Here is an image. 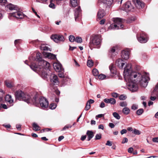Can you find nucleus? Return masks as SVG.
<instances>
[{"instance_id":"obj_50","label":"nucleus","mask_w":158,"mask_h":158,"mask_svg":"<svg viewBox=\"0 0 158 158\" xmlns=\"http://www.w3.org/2000/svg\"><path fill=\"white\" fill-rule=\"evenodd\" d=\"M49 6L52 9H54L55 8V4L53 3H52L51 2H50V3L49 5Z\"/></svg>"},{"instance_id":"obj_13","label":"nucleus","mask_w":158,"mask_h":158,"mask_svg":"<svg viewBox=\"0 0 158 158\" xmlns=\"http://www.w3.org/2000/svg\"><path fill=\"white\" fill-rule=\"evenodd\" d=\"M53 66L55 70L57 72H60L62 71V70H64L61 64L60 63H55L53 64Z\"/></svg>"},{"instance_id":"obj_44","label":"nucleus","mask_w":158,"mask_h":158,"mask_svg":"<svg viewBox=\"0 0 158 158\" xmlns=\"http://www.w3.org/2000/svg\"><path fill=\"white\" fill-rule=\"evenodd\" d=\"M138 108V105L135 104H133L131 107V109L133 110H135L137 109Z\"/></svg>"},{"instance_id":"obj_35","label":"nucleus","mask_w":158,"mask_h":158,"mask_svg":"<svg viewBox=\"0 0 158 158\" xmlns=\"http://www.w3.org/2000/svg\"><path fill=\"white\" fill-rule=\"evenodd\" d=\"M113 115L114 116V117L117 119H119L120 118V116L117 112H114L113 113Z\"/></svg>"},{"instance_id":"obj_14","label":"nucleus","mask_w":158,"mask_h":158,"mask_svg":"<svg viewBox=\"0 0 158 158\" xmlns=\"http://www.w3.org/2000/svg\"><path fill=\"white\" fill-rule=\"evenodd\" d=\"M135 6L139 9L142 8L144 6V3L140 0H133Z\"/></svg>"},{"instance_id":"obj_55","label":"nucleus","mask_w":158,"mask_h":158,"mask_svg":"<svg viewBox=\"0 0 158 158\" xmlns=\"http://www.w3.org/2000/svg\"><path fill=\"white\" fill-rule=\"evenodd\" d=\"M94 102V100L91 99H90L87 101V103H88L90 105L91 104L93 103Z\"/></svg>"},{"instance_id":"obj_5","label":"nucleus","mask_w":158,"mask_h":158,"mask_svg":"<svg viewBox=\"0 0 158 158\" xmlns=\"http://www.w3.org/2000/svg\"><path fill=\"white\" fill-rule=\"evenodd\" d=\"M102 39L100 35L91 37L89 46L91 50L93 48H99L100 47Z\"/></svg>"},{"instance_id":"obj_28","label":"nucleus","mask_w":158,"mask_h":158,"mask_svg":"<svg viewBox=\"0 0 158 158\" xmlns=\"http://www.w3.org/2000/svg\"><path fill=\"white\" fill-rule=\"evenodd\" d=\"M101 2L108 6H110L112 3V0H101Z\"/></svg>"},{"instance_id":"obj_60","label":"nucleus","mask_w":158,"mask_h":158,"mask_svg":"<svg viewBox=\"0 0 158 158\" xmlns=\"http://www.w3.org/2000/svg\"><path fill=\"white\" fill-rule=\"evenodd\" d=\"M105 103L102 102L101 103V104L99 106L100 107L103 108L105 107Z\"/></svg>"},{"instance_id":"obj_2","label":"nucleus","mask_w":158,"mask_h":158,"mask_svg":"<svg viewBox=\"0 0 158 158\" xmlns=\"http://www.w3.org/2000/svg\"><path fill=\"white\" fill-rule=\"evenodd\" d=\"M39 65L34 63L30 66L31 68L33 71L37 72L44 78H47L48 75L46 70H50V65L49 63L43 60L39 62Z\"/></svg>"},{"instance_id":"obj_42","label":"nucleus","mask_w":158,"mask_h":158,"mask_svg":"<svg viewBox=\"0 0 158 158\" xmlns=\"http://www.w3.org/2000/svg\"><path fill=\"white\" fill-rule=\"evenodd\" d=\"M98 77L99 79L103 80L106 78V76L104 74H101L98 75Z\"/></svg>"},{"instance_id":"obj_41","label":"nucleus","mask_w":158,"mask_h":158,"mask_svg":"<svg viewBox=\"0 0 158 158\" xmlns=\"http://www.w3.org/2000/svg\"><path fill=\"white\" fill-rule=\"evenodd\" d=\"M75 37L73 35H70L69 36V40L71 42H73L75 41Z\"/></svg>"},{"instance_id":"obj_19","label":"nucleus","mask_w":158,"mask_h":158,"mask_svg":"<svg viewBox=\"0 0 158 158\" xmlns=\"http://www.w3.org/2000/svg\"><path fill=\"white\" fill-rule=\"evenodd\" d=\"M5 100L7 102H9L10 104V106L13 105V100L12 98V97L11 95L9 94L7 95L6 96Z\"/></svg>"},{"instance_id":"obj_24","label":"nucleus","mask_w":158,"mask_h":158,"mask_svg":"<svg viewBox=\"0 0 158 158\" xmlns=\"http://www.w3.org/2000/svg\"><path fill=\"white\" fill-rule=\"evenodd\" d=\"M109 68L111 73L114 74L116 73V68L113 64L110 65Z\"/></svg>"},{"instance_id":"obj_18","label":"nucleus","mask_w":158,"mask_h":158,"mask_svg":"<svg viewBox=\"0 0 158 158\" xmlns=\"http://www.w3.org/2000/svg\"><path fill=\"white\" fill-rule=\"evenodd\" d=\"M121 56L122 58L127 60L129 58V52L128 51H123L121 52Z\"/></svg>"},{"instance_id":"obj_62","label":"nucleus","mask_w":158,"mask_h":158,"mask_svg":"<svg viewBox=\"0 0 158 158\" xmlns=\"http://www.w3.org/2000/svg\"><path fill=\"white\" fill-rule=\"evenodd\" d=\"M109 126L111 128H112L114 127L115 125L112 123H110L109 124Z\"/></svg>"},{"instance_id":"obj_49","label":"nucleus","mask_w":158,"mask_h":158,"mask_svg":"<svg viewBox=\"0 0 158 158\" xmlns=\"http://www.w3.org/2000/svg\"><path fill=\"white\" fill-rule=\"evenodd\" d=\"M90 107H91L90 105L89 104H88V103H87L86 104V105L85 108V110H87L90 108Z\"/></svg>"},{"instance_id":"obj_8","label":"nucleus","mask_w":158,"mask_h":158,"mask_svg":"<svg viewBox=\"0 0 158 158\" xmlns=\"http://www.w3.org/2000/svg\"><path fill=\"white\" fill-rule=\"evenodd\" d=\"M137 38L138 41L142 43L147 42L148 39V35L144 32H142L139 35H137Z\"/></svg>"},{"instance_id":"obj_59","label":"nucleus","mask_w":158,"mask_h":158,"mask_svg":"<svg viewBox=\"0 0 158 158\" xmlns=\"http://www.w3.org/2000/svg\"><path fill=\"white\" fill-rule=\"evenodd\" d=\"M32 10L33 12L39 18H40V17L39 15L37 14V13L35 11V9L32 7Z\"/></svg>"},{"instance_id":"obj_30","label":"nucleus","mask_w":158,"mask_h":158,"mask_svg":"<svg viewBox=\"0 0 158 158\" xmlns=\"http://www.w3.org/2000/svg\"><path fill=\"white\" fill-rule=\"evenodd\" d=\"M40 48L41 50L44 51H48L49 50L50 51H51L50 49V48L47 46H45L44 44H42L40 47Z\"/></svg>"},{"instance_id":"obj_37","label":"nucleus","mask_w":158,"mask_h":158,"mask_svg":"<svg viewBox=\"0 0 158 158\" xmlns=\"http://www.w3.org/2000/svg\"><path fill=\"white\" fill-rule=\"evenodd\" d=\"M143 112V110L142 109H140L136 111V114L138 115H140Z\"/></svg>"},{"instance_id":"obj_27","label":"nucleus","mask_w":158,"mask_h":158,"mask_svg":"<svg viewBox=\"0 0 158 158\" xmlns=\"http://www.w3.org/2000/svg\"><path fill=\"white\" fill-rule=\"evenodd\" d=\"M32 126L33 127V130L35 131H38L40 130V127L36 123H33Z\"/></svg>"},{"instance_id":"obj_38","label":"nucleus","mask_w":158,"mask_h":158,"mask_svg":"<svg viewBox=\"0 0 158 158\" xmlns=\"http://www.w3.org/2000/svg\"><path fill=\"white\" fill-rule=\"evenodd\" d=\"M57 105L55 103H52L50 104L49 107L52 110H54L55 109Z\"/></svg>"},{"instance_id":"obj_43","label":"nucleus","mask_w":158,"mask_h":158,"mask_svg":"<svg viewBox=\"0 0 158 158\" xmlns=\"http://www.w3.org/2000/svg\"><path fill=\"white\" fill-rule=\"evenodd\" d=\"M102 137V135L101 134H97L95 136V140H99Z\"/></svg>"},{"instance_id":"obj_63","label":"nucleus","mask_w":158,"mask_h":158,"mask_svg":"<svg viewBox=\"0 0 158 158\" xmlns=\"http://www.w3.org/2000/svg\"><path fill=\"white\" fill-rule=\"evenodd\" d=\"M51 129L50 128H47L45 129H42L41 131V132H44L45 131H50Z\"/></svg>"},{"instance_id":"obj_10","label":"nucleus","mask_w":158,"mask_h":158,"mask_svg":"<svg viewBox=\"0 0 158 158\" xmlns=\"http://www.w3.org/2000/svg\"><path fill=\"white\" fill-rule=\"evenodd\" d=\"M75 19L76 21H79L81 16V10L80 6L78 7L74 10Z\"/></svg>"},{"instance_id":"obj_7","label":"nucleus","mask_w":158,"mask_h":158,"mask_svg":"<svg viewBox=\"0 0 158 158\" xmlns=\"http://www.w3.org/2000/svg\"><path fill=\"white\" fill-rule=\"evenodd\" d=\"M114 24H112L110 26V27L112 29H123V26L122 24V20L121 18H117L114 19Z\"/></svg>"},{"instance_id":"obj_51","label":"nucleus","mask_w":158,"mask_h":158,"mask_svg":"<svg viewBox=\"0 0 158 158\" xmlns=\"http://www.w3.org/2000/svg\"><path fill=\"white\" fill-rule=\"evenodd\" d=\"M7 2L6 0H0V4L1 5H4L6 4Z\"/></svg>"},{"instance_id":"obj_47","label":"nucleus","mask_w":158,"mask_h":158,"mask_svg":"<svg viewBox=\"0 0 158 158\" xmlns=\"http://www.w3.org/2000/svg\"><path fill=\"white\" fill-rule=\"evenodd\" d=\"M128 139L124 137L121 143L123 144L125 143H127L128 142Z\"/></svg>"},{"instance_id":"obj_40","label":"nucleus","mask_w":158,"mask_h":158,"mask_svg":"<svg viewBox=\"0 0 158 158\" xmlns=\"http://www.w3.org/2000/svg\"><path fill=\"white\" fill-rule=\"evenodd\" d=\"M132 133L136 135H139L141 134V132L138 130L135 129L132 132Z\"/></svg>"},{"instance_id":"obj_52","label":"nucleus","mask_w":158,"mask_h":158,"mask_svg":"<svg viewBox=\"0 0 158 158\" xmlns=\"http://www.w3.org/2000/svg\"><path fill=\"white\" fill-rule=\"evenodd\" d=\"M127 132V130L126 129H123L120 131V133L122 135H123L124 134L126 133Z\"/></svg>"},{"instance_id":"obj_11","label":"nucleus","mask_w":158,"mask_h":158,"mask_svg":"<svg viewBox=\"0 0 158 158\" xmlns=\"http://www.w3.org/2000/svg\"><path fill=\"white\" fill-rule=\"evenodd\" d=\"M51 38L57 43L63 41L64 38L63 36L57 35H53L51 36Z\"/></svg>"},{"instance_id":"obj_15","label":"nucleus","mask_w":158,"mask_h":158,"mask_svg":"<svg viewBox=\"0 0 158 158\" xmlns=\"http://www.w3.org/2000/svg\"><path fill=\"white\" fill-rule=\"evenodd\" d=\"M125 64V61L122 59L119 58L116 61V64L119 68L122 69Z\"/></svg>"},{"instance_id":"obj_29","label":"nucleus","mask_w":158,"mask_h":158,"mask_svg":"<svg viewBox=\"0 0 158 158\" xmlns=\"http://www.w3.org/2000/svg\"><path fill=\"white\" fill-rule=\"evenodd\" d=\"M122 112L124 114L127 115L130 113V110L128 107H125L123 109Z\"/></svg>"},{"instance_id":"obj_9","label":"nucleus","mask_w":158,"mask_h":158,"mask_svg":"<svg viewBox=\"0 0 158 158\" xmlns=\"http://www.w3.org/2000/svg\"><path fill=\"white\" fill-rule=\"evenodd\" d=\"M122 9L126 12L133 11H134V7L130 2L127 1L123 5L122 7Z\"/></svg>"},{"instance_id":"obj_4","label":"nucleus","mask_w":158,"mask_h":158,"mask_svg":"<svg viewBox=\"0 0 158 158\" xmlns=\"http://www.w3.org/2000/svg\"><path fill=\"white\" fill-rule=\"evenodd\" d=\"M6 7L10 10H14L17 11L16 12L10 13L8 16L10 19H11L12 17H15L17 19H22L24 17V15L23 14L18 11L19 9L17 6L10 3L6 5Z\"/></svg>"},{"instance_id":"obj_45","label":"nucleus","mask_w":158,"mask_h":158,"mask_svg":"<svg viewBox=\"0 0 158 158\" xmlns=\"http://www.w3.org/2000/svg\"><path fill=\"white\" fill-rule=\"evenodd\" d=\"M72 127V125L68 124L65 125L63 128L62 130H65L66 129H68L69 128H71Z\"/></svg>"},{"instance_id":"obj_33","label":"nucleus","mask_w":158,"mask_h":158,"mask_svg":"<svg viewBox=\"0 0 158 158\" xmlns=\"http://www.w3.org/2000/svg\"><path fill=\"white\" fill-rule=\"evenodd\" d=\"M94 63L92 60H88L87 61V65L90 67H92Z\"/></svg>"},{"instance_id":"obj_32","label":"nucleus","mask_w":158,"mask_h":158,"mask_svg":"<svg viewBox=\"0 0 158 158\" xmlns=\"http://www.w3.org/2000/svg\"><path fill=\"white\" fill-rule=\"evenodd\" d=\"M92 73L93 75L95 76H97L98 75V70L96 69H94L92 70Z\"/></svg>"},{"instance_id":"obj_57","label":"nucleus","mask_w":158,"mask_h":158,"mask_svg":"<svg viewBox=\"0 0 158 158\" xmlns=\"http://www.w3.org/2000/svg\"><path fill=\"white\" fill-rule=\"evenodd\" d=\"M152 140L154 142L158 143V137H156L153 138L152 139Z\"/></svg>"},{"instance_id":"obj_34","label":"nucleus","mask_w":158,"mask_h":158,"mask_svg":"<svg viewBox=\"0 0 158 158\" xmlns=\"http://www.w3.org/2000/svg\"><path fill=\"white\" fill-rule=\"evenodd\" d=\"M127 103L126 101H122L121 102L119 103V105L121 107H126L127 106Z\"/></svg>"},{"instance_id":"obj_17","label":"nucleus","mask_w":158,"mask_h":158,"mask_svg":"<svg viewBox=\"0 0 158 158\" xmlns=\"http://www.w3.org/2000/svg\"><path fill=\"white\" fill-rule=\"evenodd\" d=\"M104 101L107 103H110L112 105H114L116 103V102L115 99L113 98L109 99L105 98L104 100Z\"/></svg>"},{"instance_id":"obj_31","label":"nucleus","mask_w":158,"mask_h":158,"mask_svg":"<svg viewBox=\"0 0 158 158\" xmlns=\"http://www.w3.org/2000/svg\"><path fill=\"white\" fill-rule=\"evenodd\" d=\"M6 85L9 88H11L13 86V84L10 82L6 81H5Z\"/></svg>"},{"instance_id":"obj_64","label":"nucleus","mask_w":158,"mask_h":158,"mask_svg":"<svg viewBox=\"0 0 158 158\" xmlns=\"http://www.w3.org/2000/svg\"><path fill=\"white\" fill-rule=\"evenodd\" d=\"M21 125L20 124H17L16 125V127L17 129L19 130L21 129Z\"/></svg>"},{"instance_id":"obj_23","label":"nucleus","mask_w":158,"mask_h":158,"mask_svg":"<svg viewBox=\"0 0 158 158\" xmlns=\"http://www.w3.org/2000/svg\"><path fill=\"white\" fill-rule=\"evenodd\" d=\"M35 61L38 62V64L41 61L43 60L41 54L39 52H37L36 55V58L35 59Z\"/></svg>"},{"instance_id":"obj_16","label":"nucleus","mask_w":158,"mask_h":158,"mask_svg":"<svg viewBox=\"0 0 158 158\" xmlns=\"http://www.w3.org/2000/svg\"><path fill=\"white\" fill-rule=\"evenodd\" d=\"M105 11L104 10L101 9H99L98 12L97 19L99 20L101 19L105 15Z\"/></svg>"},{"instance_id":"obj_48","label":"nucleus","mask_w":158,"mask_h":158,"mask_svg":"<svg viewBox=\"0 0 158 158\" xmlns=\"http://www.w3.org/2000/svg\"><path fill=\"white\" fill-rule=\"evenodd\" d=\"M104 114H98L96 116L95 118L96 119H97L98 118H101L102 117H104Z\"/></svg>"},{"instance_id":"obj_20","label":"nucleus","mask_w":158,"mask_h":158,"mask_svg":"<svg viewBox=\"0 0 158 158\" xmlns=\"http://www.w3.org/2000/svg\"><path fill=\"white\" fill-rule=\"evenodd\" d=\"M44 55L46 57L48 58L54 59L56 58V55L51 53L44 52Z\"/></svg>"},{"instance_id":"obj_61","label":"nucleus","mask_w":158,"mask_h":158,"mask_svg":"<svg viewBox=\"0 0 158 158\" xmlns=\"http://www.w3.org/2000/svg\"><path fill=\"white\" fill-rule=\"evenodd\" d=\"M133 151V149L132 147H130L128 149V152L130 153H132V152Z\"/></svg>"},{"instance_id":"obj_3","label":"nucleus","mask_w":158,"mask_h":158,"mask_svg":"<svg viewBox=\"0 0 158 158\" xmlns=\"http://www.w3.org/2000/svg\"><path fill=\"white\" fill-rule=\"evenodd\" d=\"M31 103H33L36 106H40L43 109L47 108L49 105V102L46 98L43 97H40L38 98L37 95L32 97Z\"/></svg>"},{"instance_id":"obj_25","label":"nucleus","mask_w":158,"mask_h":158,"mask_svg":"<svg viewBox=\"0 0 158 158\" xmlns=\"http://www.w3.org/2000/svg\"><path fill=\"white\" fill-rule=\"evenodd\" d=\"M152 95H156L158 96V82L155 86L153 91L152 92Z\"/></svg>"},{"instance_id":"obj_22","label":"nucleus","mask_w":158,"mask_h":158,"mask_svg":"<svg viewBox=\"0 0 158 158\" xmlns=\"http://www.w3.org/2000/svg\"><path fill=\"white\" fill-rule=\"evenodd\" d=\"M116 47H113L111 48L109 51L110 54L111 55V57H113V56H114L116 55V52H115Z\"/></svg>"},{"instance_id":"obj_39","label":"nucleus","mask_w":158,"mask_h":158,"mask_svg":"<svg viewBox=\"0 0 158 158\" xmlns=\"http://www.w3.org/2000/svg\"><path fill=\"white\" fill-rule=\"evenodd\" d=\"M127 98L126 95L121 94L119 97V99L121 100H125Z\"/></svg>"},{"instance_id":"obj_1","label":"nucleus","mask_w":158,"mask_h":158,"mask_svg":"<svg viewBox=\"0 0 158 158\" xmlns=\"http://www.w3.org/2000/svg\"><path fill=\"white\" fill-rule=\"evenodd\" d=\"M131 68V64H127L124 68L123 73L128 89L132 92L137 90V85L134 82L135 80L133 79V78L136 77H137L138 81L140 85L143 87H146L148 85V81L150 80L148 74L145 73L143 75H141L140 73L132 71Z\"/></svg>"},{"instance_id":"obj_12","label":"nucleus","mask_w":158,"mask_h":158,"mask_svg":"<svg viewBox=\"0 0 158 158\" xmlns=\"http://www.w3.org/2000/svg\"><path fill=\"white\" fill-rule=\"evenodd\" d=\"M50 79L51 82L52 83H54V84H59V80L57 76L54 74L52 73L50 75Z\"/></svg>"},{"instance_id":"obj_36","label":"nucleus","mask_w":158,"mask_h":158,"mask_svg":"<svg viewBox=\"0 0 158 158\" xmlns=\"http://www.w3.org/2000/svg\"><path fill=\"white\" fill-rule=\"evenodd\" d=\"M75 41L78 43H81L82 41L81 38L80 37H77L75 39Z\"/></svg>"},{"instance_id":"obj_46","label":"nucleus","mask_w":158,"mask_h":158,"mask_svg":"<svg viewBox=\"0 0 158 158\" xmlns=\"http://www.w3.org/2000/svg\"><path fill=\"white\" fill-rule=\"evenodd\" d=\"M111 95L114 98H117L118 96V94L116 93H113L111 94Z\"/></svg>"},{"instance_id":"obj_56","label":"nucleus","mask_w":158,"mask_h":158,"mask_svg":"<svg viewBox=\"0 0 158 158\" xmlns=\"http://www.w3.org/2000/svg\"><path fill=\"white\" fill-rule=\"evenodd\" d=\"M69 81V79L67 77H64L63 79V82L64 83H66L67 81Z\"/></svg>"},{"instance_id":"obj_21","label":"nucleus","mask_w":158,"mask_h":158,"mask_svg":"<svg viewBox=\"0 0 158 158\" xmlns=\"http://www.w3.org/2000/svg\"><path fill=\"white\" fill-rule=\"evenodd\" d=\"M86 134L88 135L87 140L89 141L93 138L94 135L93 132L91 131L88 130L86 132Z\"/></svg>"},{"instance_id":"obj_54","label":"nucleus","mask_w":158,"mask_h":158,"mask_svg":"<svg viewBox=\"0 0 158 158\" xmlns=\"http://www.w3.org/2000/svg\"><path fill=\"white\" fill-rule=\"evenodd\" d=\"M0 107L1 108H2L4 109H7V106L5 104H1Z\"/></svg>"},{"instance_id":"obj_26","label":"nucleus","mask_w":158,"mask_h":158,"mask_svg":"<svg viewBox=\"0 0 158 158\" xmlns=\"http://www.w3.org/2000/svg\"><path fill=\"white\" fill-rule=\"evenodd\" d=\"M79 3L78 0H70V3L71 6L74 7L77 6Z\"/></svg>"},{"instance_id":"obj_6","label":"nucleus","mask_w":158,"mask_h":158,"mask_svg":"<svg viewBox=\"0 0 158 158\" xmlns=\"http://www.w3.org/2000/svg\"><path fill=\"white\" fill-rule=\"evenodd\" d=\"M16 99L19 100H23L27 103H31L32 97L28 94H24L21 90L16 91L15 93Z\"/></svg>"},{"instance_id":"obj_58","label":"nucleus","mask_w":158,"mask_h":158,"mask_svg":"<svg viewBox=\"0 0 158 158\" xmlns=\"http://www.w3.org/2000/svg\"><path fill=\"white\" fill-rule=\"evenodd\" d=\"M106 145H108L110 146H111L112 145V143L110 141H107L106 143Z\"/></svg>"},{"instance_id":"obj_53","label":"nucleus","mask_w":158,"mask_h":158,"mask_svg":"<svg viewBox=\"0 0 158 158\" xmlns=\"http://www.w3.org/2000/svg\"><path fill=\"white\" fill-rule=\"evenodd\" d=\"M62 72L61 73H59L58 74L59 76L60 77H64V75L63 72H64V70H62V71H61Z\"/></svg>"}]
</instances>
